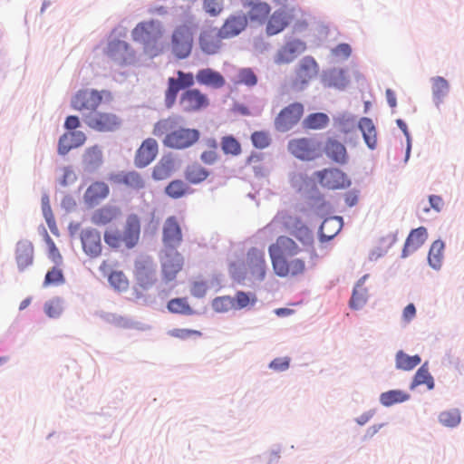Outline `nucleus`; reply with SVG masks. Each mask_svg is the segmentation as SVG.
<instances>
[{
	"label": "nucleus",
	"mask_w": 464,
	"mask_h": 464,
	"mask_svg": "<svg viewBox=\"0 0 464 464\" xmlns=\"http://www.w3.org/2000/svg\"><path fill=\"white\" fill-rule=\"evenodd\" d=\"M208 146L210 148V150L203 151L200 155V159L204 163L211 165L215 163L218 159V153L217 151L218 144L216 140H208Z\"/></svg>",
	"instance_id": "53"
},
{
	"label": "nucleus",
	"mask_w": 464,
	"mask_h": 464,
	"mask_svg": "<svg viewBox=\"0 0 464 464\" xmlns=\"http://www.w3.org/2000/svg\"><path fill=\"white\" fill-rule=\"evenodd\" d=\"M121 181L133 189H140L145 186V181L141 175L135 171H130L123 175Z\"/></svg>",
	"instance_id": "51"
},
{
	"label": "nucleus",
	"mask_w": 464,
	"mask_h": 464,
	"mask_svg": "<svg viewBox=\"0 0 464 464\" xmlns=\"http://www.w3.org/2000/svg\"><path fill=\"white\" fill-rule=\"evenodd\" d=\"M247 263L251 274L258 280H263L266 272L265 253L256 248H251L247 253Z\"/></svg>",
	"instance_id": "23"
},
{
	"label": "nucleus",
	"mask_w": 464,
	"mask_h": 464,
	"mask_svg": "<svg viewBox=\"0 0 464 464\" xmlns=\"http://www.w3.org/2000/svg\"><path fill=\"white\" fill-rule=\"evenodd\" d=\"M251 141L257 149H265L270 145L271 139L266 131H255L251 135Z\"/></svg>",
	"instance_id": "57"
},
{
	"label": "nucleus",
	"mask_w": 464,
	"mask_h": 464,
	"mask_svg": "<svg viewBox=\"0 0 464 464\" xmlns=\"http://www.w3.org/2000/svg\"><path fill=\"white\" fill-rule=\"evenodd\" d=\"M329 117L324 112H315L309 114L303 121V127L306 130H322L329 124Z\"/></svg>",
	"instance_id": "38"
},
{
	"label": "nucleus",
	"mask_w": 464,
	"mask_h": 464,
	"mask_svg": "<svg viewBox=\"0 0 464 464\" xmlns=\"http://www.w3.org/2000/svg\"><path fill=\"white\" fill-rule=\"evenodd\" d=\"M178 78L169 77L168 79V88L165 91V105L167 108L174 106L177 101L178 93L182 89H191L194 85V75L191 72H177Z\"/></svg>",
	"instance_id": "11"
},
{
	"label": "nucleus",
	"mask_w": 464,
	"mask_h": 464,
	"mask_svg": "<svg viewBox=\"0 0 464 464\" xmlns=\"http://www.w3.org/2000/svg\"><path fill=\"white\" fill-rule=\"evenodd\" d=\"M121 214L120 209L114 206H103L96 209L91 218L92 222L96 226H106L116 220Z\"/></svg>",
	"instance_id": "29"
},
{
	"label": "nucleus",
	"mask_w": 464,
	"mask_h": 464,
	"mask_svg": "<svg viewBox=\"0 0 464 464\" xmlns=\"http://www.w3.org/2000/svg\"><path fill=\"white\" fill-rule=\"evenodd\" d=\"M140 223L139 218L136 215L129 216L122 234L125 246L127 248L134 247L140 239Z\"/></svg>",
	"instance_id": "26"
},
{
	"label": "nucleus",
	"mask_w": 464,
	"mask_h": 464,
	"mask_svg": "<svg viewBox=\"0 0 464 464\" xmlns=\"http://www.w3.org/2000/svg\"><path fill=\"white\" fill-rule=\"evenodd\" d=\"M85 124L98 132H115L123 123L121 117L114 111H95L84 117Z\"/></svg>",
	"instance_id": "3"
},
{
	"label": "nucleus",
	"mask_w": 464,
	"mask_h": 464,
	"mask_svg": "<svg viewBox=\"0 0 464 464\" xmlns=\"http://www.w3.org/2000/svg\"><path fill=\"white\" fill-rule=\"evenodd\" d=\"M444 243L440 240H436L432 243L428 256L429 264L435 269H439L443 261Z\"/></svg>",
	"instance_id": "40"
},
{
	"label": "nucleus",
	"mask_w": 464,
	"mask_h": 464,
	"mask_svg": "<svg viewBox=\"0 0 464 464\" xmlns=\"http://www.w3.org/2000/svg\"><path fill=\"white\" fill-rule=\"evenodd\" d=\"M314 176L320 185L327 189H343L351 185L348 176L337 168H326L318 170L314 172Z\"/></svg>",
	"instance_id": "9"
},
{
	"label": "nucleus",
	"mask_w": 464,
	"mask_h": 464,
	"mask_svg": "<svg viewBox=\"0 0 464 464\" xmlns=\"http://www.w3.org/2000/svg\"><path fill=\"white\" fill-rule=\"evenodd\" d=\"M104 241L110 246L118 248L123 243V238L118 231L108 230L104 233Z\"/></svg>",
	"instance_id": "61"
},
{
	"label": "nucleus",
	"mask_w": 464,
	"mask_h": 464,
	"mask_svg": "<svg viewBox=\"0 0 464 464\" xmlns=\"http://www.w3.org/2000/svg\"><path fill=\"white\" fill-rule=\"evenodd\" d=\"M290 16L284 9L276 10L267 19L266 33L272 36L285 30L289 24Z\"/></svg>",
	"instance_id": "27"
},
{
	"label": "nucleus",
	"mask_w": 464,
	"mask_h": 464,
	"mask_svg": "<svg viewBox=\"0 0 464 464\" xmlns=\"http://www.w3.org/2000/svg\"><path fill=\"white\" fill-rule=\"evenodd\" d=\"M366 289L362 287V285H357L353 292L351 300H350V307L352 309H359L364 305L367 300Z\"/></svg>",
	"instance_id": "50"
},
{
	"label": "nucleus",
	"mask_w": 464,
	"mask_h": 464,
	"mask_svg": "<svg viewBox=\"0 0 464 464\" xmlns=\"http://www.w3.org/2000/svg\"><path fill=\"white\" fill-rule=\"evenodd\" d=\"M421 384H426L429 390H432L434 388V381L426 367V363H424L415 373L412 387Z\"/></svg>",
	"instance_id": "47"
},
{
	"label": "nucleus",
	"mask_w": 464,
	"mask_h": 464,
	"mask_svg": "<svg viewBox=\"0 0 464 464\" xmlns=\"http://www.w3.org/2000/svg\"><path fill=\"white\" fill-rule=\"evenodd\" d=\"M109 282L119 291L126 290L129 285V281L122 272H112L109 276Z\"/></svg>",
	"instance_id": "56"
},
{
	"label": "nucleus",
	"mask_w": 464,
	"mask_h": 464,
	"mask_svg": "<svg viewBox=\"0 0 464 464\" xmlns=\"http://www.w3.org/2000/svg\"><path fill=\"white\" fill-rule=\"evenodd\" d=\"M110 193L109 186L103 181H94L86 189L83 199L89 206L98 205Z\"/></svg>",
	"instance_id": "25"
},
{
	"label": "nucleus",
	"mask_w": 464,
	"mask_h": 464,
	"mask_svg": "<svg viewBox=\"0 0 464 464\" xmlns=\"http://www.w3.org/2000/svg\"><path fill=\"white\" fill-rule=\"evenodd\" d=\"M223 39L219 29L208 28L200 34L199 46L205 53L215 54L220 50Z\"/></svg>",
	"instance_id": "20"
},
{
	"label": "nucleus",
	"mask_w": 464,
	"mask_h": 464,
	"mask_svg": "<svg viewBox=\"0 0 464 464\" xmlns=\"http://www.w3.org/2000/svg\"><path fill=\"white\" fill-rule=\"evenodd\" d=\"M439 420L442 425L446 427H456L460 423L461 420L460 412L457 409L442 411L439 415Z\"/></svg>",
	"instance_id": "48"
},
{
	"label": "nucleus",
	"mask_w": 464,
	"mask_h": 464,
	"mask_svg": "<svg viewBox=\"0 0 464 464\" xmlns=\"http://www.w3.org/2000/svg\"><path fill=\"white\" fill-rule=\"evenodd\" d=\"M256 296L254 293H246L237 291L234 297H232L233 309L241 310L249 305H254L256 303Z\"/></svg>",
	"instance_id": "43"
},
{
	"label": "nucleus",
	"mask_w": 464,
	"mask_h": 464,
	"mask_svg": "<svg viewBox=\"0 0 464 464\" xmlns=\"http://www.w3.org/2000/svg\"><path fill=\"white\" fill-rule=\"evenodd\" d=\"M237 82L251 87L256 84L257 77L251 69H241L238 72Z\"/></svg>",
	"instance_id": "58"
},
{
	"label": "nucleus",
	"mask_w": 464,
	"mask_h": 464,
	"mask_svg": "<svg viewBox=\"0 0 464 464\" xmlns=\"http://www.w3.org/2000/svg\"><path fill=\"white\" fill-rule=\"evenodd\" d=\"M169 335L178 339L185 340L192 336H201V333L197 330L177 328L169 332Z\"/></svg>",
	"instance_id": "62"
},
{
	"label": "nucleus",
	"mask_w": 464,
	"mask_h": 464,
	"mask_svg": "<svg viewBox=\"0 0 464 464\" xmlns=\"http://www.w3.org/2000/svg\"><path fill=\"white\" fill-rule=\"evenodd\" d=\"M86 135L83 131H66L60 137V154H65L72 149L84 144Z\"/></svg>",
	"instance_id": "32"
},
{
	"label": "nucleus",
	"mask_w": 464,
	"mask_h": 464,
	"mask_svg": "<svg viewBox=\"0 0 464 464\" xmlns=\"http://www.w3.org/2000/svg\"><path fill=\"white\" fill-rule=\"evenodd\" d=\"M292 235L302 242H310L312 241V233L309 228L305 225H301L292 231Z\"/></svg>",
	"instance_id": "63"
},
{
	"label": "nucleus",
	"mask_w": 464,
	"mask_h": 464,
	"mask_svg": "<svg viewBox=\"0 0 464 464\" xmlns=\"http://www.w3.org/2000/svg\"><path fill=\"white\" fill-rule=\"evenodd\" d=\"M103 163V154L101 146L88 147L82 155V165L86 170L93 171Z\"/></svg>",
	"instance_id": "33"
},
{
	"label": "nucleus",
	"mask_w": 464,
	"mask_h": 464,
	"mask_svg": "<svg viewBox=\"0 0 464 464\" xmlns=\"http://www.w3.org/2000/svg\"><path fill=\"white\" fill-rule=\"evenodd\" d=\"M221 149L225 154L237 156L241 153L240 142L233 136L227 135L221 139Z\"/></svg>",
	"instance_id": "46"
},
{
	"label": "nucleus",
	"mask_w": 464,
	"mask_h": 464,
	"mask_svg": "<svg viewBox=\"0 0 464 464\" xmlns=\"http://www.w3.org/2000/svg\"><path fill=\"white\" fill-rule=\"evenodd\" d=\"M158 152L159 145L154 139L148 138L144 140L135 153V166L138 168L147 167L155 160Z\"/></svg>",
	"instance_id": "17"
},
{
	"label": "nucleus",
	"mask_w": 464,
	"mask_h": 464,
	"mask_svg": "<svg viewBox=\"0 0 464 464\" xmlns=\"http://www.w3.org/2000/svg\"><path fill=\"white\" fill-rule=\"evenodd\" d=\"M327 82L328 86L343 89L348 83V79L343 70L334 69L327 75Z\"/></svg>",
	"instance_id": "49"
},
{
	"label": "nucleus",
	"mask_w": 464,
	"mask_h": 464,
	"mask_svg": "<svg viewBox=\"0 0 464 464\" xmlns=\"http://www.w3.org/2000/svg\"><path fill=\"white\" fill-rule=\"evenodd\" d=\"M359 128L367 146L371 150L375 149L377 145V132L372 121L366 117L362 118L359 121Z\"/></svg>",
	"instance_id": "36"
},
{
	"label": "nucleus",
	"mask_w": 464,
	"mask_h": 464,
	"mask_svg": "<svg viewBox=\"0 0 464 464\" xmlns=\"http://www.w3.org/2000/svg\"><path fill=\"white\" fill-rule=\"evenodd\" d=\"M318 73V64L311 56L304 57L296 70L295 85L303 86L309 82Z\"/></svg>",
	"instance_id": "22"
},
{
	"label": "nucleus",
	"mask_w": 464,
	"mask_h": 464,
	"mask_svg": "<svg viewBox=\"0 0 464 464\" xmlns=\"http://www.w3.org/2000/svg\"><path fill=\"white\" fill-rule=\"evenodd\" d=\"M196 79L199 84L214 89L222 88L226 83L221 73L210 68L199 70L196 74Z\"/></svg>",
	"instance_id": "31"
},
{
	"label": "nucleus",
	"mask_w": 464,
	"mask_h": 464,
	"mask_svg": "<svg viewBox=\"0 0 464 464\" xmlns=\"http://www.w3.org/2000/svg\"><path fill=\"white\" fill-rule=\"evenodd\" d=\"M175 169V160L169 155L163 156L154 166L151 177L157 181L165 180L171 177Z\"/></svg>",
	"instance_id": "30"
},
{
	"label": "nucleus",
	"mask_w": 464,
	"mask_h": 464,
	"mask_svg": "<svg viewBox=\"0 0 464 464\" xmlns=\"http://www.w3.org/2000/svg\"><path fill=\"white\" fill-rule=\"evenodd\" d=\"M81 241L83 251L91 257H96L102 253V240L99 231L88 227L82 231Z\"/></svg>",
	"instance_id": "21"
},
{
	"label": "nucleus",
	"mask_w": 464,
	"mask_h": 464,
	"mask_svg": "<svg viewBox=\"0 0 464 464\" xmlns=\"http://www.w3.org/2000/svg\"><path fill=\"white\" fill-rule=\"evenodd\" d=\"M275 274L280 277H296L306 270L304 249L291 237L279 236L268 247Z\"/></svg>",
	"instance_id": "1"
},
{
	"label": "nucleus",
	"mask_w": 464,
	"mask_h": 464,
	"mask_svg": "<svg viewBox=\"0 0 464 464\" xmlns=\"http://www.w3.org/2000/svg\"><path fill=\"white\" fill-rule=\"evenodd\" d=\"M232 297L230 296H220L213 300L212 306L217 312H227L229 309H233Z\"/></svg>",
	"instance_id": "60"
},
{
	"label": "nucleus",
	"mask_w": 464,
	"mask_h": 464,
	"mask_svg": "<svg viewBox=\"0 0 464 464\" xmlns=\"http://www.w3.org/2000/svg\"><path fill=\"white\" fill-rule=\"evenodd\" d=\"M305 50L306 44L304 42L298 39L288 41L277 51L275 63L277 64L289 63Z\"/></svg>",
	"instance_id": "16"
},
{
	"label": "nucleus",
	"mask_w": 464,
	"mask_h": 464,
	"mask_svg": "<svg viewBox=\"0 0 464 464\" xmlns=\"http://www.w3.org/2000/svg\"><path fill=\"white\" fill-rule=\"evenodd\" d=\"M134 276L143 289L152 286L157 281L155 266L150 260H138L134 266Z\"/></svg>",
	"instance_id": "13"
},
{
	"label": "nucleus",
	"mask_w": 464,
	"mask_h": 464,
	"mask_svg": "<svg viewBox=\"0 0 464 464\" xmlns=\"http://www.w3.org/2000/svg\"><path fill=\"white\" fill-rule=\"evenodd\" d=\"M332 53L336 57L347 59L352 53V48L348 44H340L332 50Z\"/></svg>",
	"instance_id": "64"
},
{
	"label": "nucleus",
	"mask_w": 464,
	"mask_h": 464,
	"mask_svg": "<svg viewBox=\"0 0 464 464\" xmlns=\"http://www.w3.org/2000/svg\"><path fill=\"white\" fill-rule=\"evenodd\" d=\"M428 237L427 229L423 227L412 229L409 234L404 247L402 250V256L406 257L411 253L420 248Z\"/></svg>",
	"instance_id": "28"
},
{
	"label": "nucleus",
	"mask_w": 464,
	"mask_h": 464,
	"mask_svg": "<svg viewBox=\"0 0 464 464\" xmlns=\"http://www.w3.org/2000/svg\"><path fill=\"white\" fill-rule=\"evenodd\" d=\"M132 39L135 42L148 45L155 44L161 36V33L153 22L139 24L131 33Z\"/></svg>",
	"instance_id": "18"
},
{
	"label": "nucleus",
	"mask_w": 464,
	"mask_h": 464,
	"mask_svg": "<svg viewBox=\"0 0 464 464\" xmlns=\"http://www.w3.org/2000/svg\"><path fill=\"white\" fill-rule=\"evenodd\" d=\"M167 307L172 314H179L184 315H191L195 311L189 305L186 297H177L168 302Z\"/></svg>",
	"instance_id": "39"
},
{
	"label": "nucleus",
	"mask_w": 464,
	"mask_h": 464,
	"mask_svg": "<svg viewBox=\"0 0 464 464\" xmlns=\"http://www.w3.org/2000/svg\"><path fill=\"white\" fill-rule=\"evenodd\" d=\"M263 154L252 152L246 159V164L251 166L256 176H263L265 174V168L262 166Z\"/></svg>",
	"instance_id": "52"
},
{
	"label": "nucleus",
	"mask_w": 464,
	"mask_h": 464,
	"mask_svg": "<svg viewBox=\"0 0 464 464\" xmlns=\"http://www.w3.org/2000/svg\"><path fill=\"white\" fill-rule=\"evenodd\" d=\"M193 44V24H183L176 27L172 34L171 48L173 53L179 59L189 55Z\"/></svg>",
	"instance_id": "5"
},
{
	"label": "nucleus",
	"mask_w": 464,
	"mask_h": 464,
	"mask_svg": "<svg viewBox=\"0 0 464 464\" xmlns=\"http://www.w3.org/2000/svg\"><path fill=\"white\" fill-rule=\"evenodd\" d=\"M200 137L196 129L179 128L171 130L163 139V144L170 149L184 150L194 145Z\"/></svg>",
	"instance_id": "6"
},
{
	"label": "nucleus",
	"mask_w": 464,
	"mask_h": 464,
	"mask_svg": "<svg viewBox=\"0 0 464 464\" xmlns=\"http://www.w3.org/2000/svg\"><path fill=\"white\" fill-rule=\"evenodd\" d=\"M323 150L331 161L338 165H345L349 161L346 147L334 137H329L325 140Z\"/></svg>",
	"instance_id": "15"
},
{
	"label": "nucleus",
	"mask_w": 464,
	"mask_h": 464,
	"mask_svg": "<svg viewBox=\"0 0 464 464\" xmlns=\"http://www.w3.org/2000/svg\"><path fill=\"white\" fill-rule=\"evenodd\" d=\"M42 209L51 231L56 234L55 219L53 215L49 197L47 195H43L42 197Z\"/></svg>",
	"instance_id": "54"
},
{
	"label": "nucleus",
	"mask_w": 464,
	"mask_h": 464,
	"mask_svg": "<svg viewBox=\"0 0 464 464\" xmlns=\"http://www.w3.org/2000/svg\"><path fill=\"white\" fill-rule=\"evenodd\" d=\"M409 395L398 390H392L381 394L380 401L384 406H392L394 403L405 401Z\"/></svg>",
	"instance_id": "45"
},
{
	"label": "nucleus",
	"mask_w": 464,
	"mask_h": 464,
	"mask_svg": "<svg viewBox=\"0 0 464 464\" xmlns=\"http://www.w3.org/2000/svg\"><path fill=\"white\" fill-rule=\"evenodd\" d=\"M174 124V121L170 118L160 120L155 123L152 133L157 137L166 136L173 130Z\"/></svg>",
	"instance_id": "55"
},
{
	"label": "nucleus",
	"mask_w": 464,
	"mask_h": 464,
	"mask_svg": "<svg viewBox=\"0 0 464 464\" xmlns=\"http://www.w3.org/2000/svg\"><path fill=\"white\" fill-rule=\"evenodd\" d=\"M421 360L419 355L410 356L399 351L396 354V367L403 371H411L420 363Z\"/></svg>",
	"instance_id": "41"
},
{
	"label": "nucleus",
	"mask_w": 464,
	"mask_h": 464,
	"mask_svg": "<svg viewBox=\"0 0 464 464\" xmlns=\"http://www.w3.org/2000/svg\"><path fill=\"white\" fill-rule=\"evenodd\" d=\"M210 105L208 95L198 89L185 90L179 96V106L184 113H195L206 110Z\"/></svg>",
	"instance_id": "7"
},
{
	"label": "nucleus",
	"mask_w": 464,
	"mask_h": 464,
	"mask_svg": "<svg viewBox=\"0 0 464 464\" xmlns=\"http://www.w3.org/2000/svg\"><path fill=\"white\" fill-rule=\"evenodd\" d=\"M184 176L189 183L198 184L208 179L209 172L201 164L194 162L187 166Z\"/></svg>",
	"instance_id": "35"
},
{
	"label": "nucleus",
	"mask_w": 464,
	"mask_h": 464,
	"mask_svg": "<svg viewBox=\"0 0 464 464\" xmlns=\"http://www.w3.org/2000/svg\"><path fill=\"white\" fill-rule=\"evenodd\" d=\"M183 240L180 224L174 216L169 217L162 227V242L165 249H176Z\"/></svg>",
	"instance_id": "12"
},
{
	"label": "nucleus",
	"mask_w": 464,
	"mask_h": 464,
	"mask_svg": "<svg viewBox=\"0 0 464 464\" xmlns=\"http://www.w3.org/2000/svg\"><path fill=\"white\" fill-rule=\"evenodd\" d=\"M304 108L301 102H293L280 111L275 119L277 130L285 132L293 129L302 119Z\"/></svg>",
	"instance_id": "10"
},
{
	"label": "nucleus",
	"mask_w": 464,
	"mask_h": 464,
	"mask_svg": "<svg viewBox=\"0 0 464 464\" xmlns=\"http://www.w3.org/2000/svg\"><path fill=\"white\" fill-rule=\"evenodd\" d=\"M106 53L110 59L120 64L127 63L132 58L129 44L120 40L111 42Z\"/></svg>",
	"instance_id": "24"
},
{
	"label": "nucleus",
	"mask_w": 464,
	"mask_h": 464,
	"mask_svg": "<svg viewBox=\"0 0 464 464\" xmlns=\"http://www.w3.org/2000/svg\"><path fill=\"white\" fill-rule=\"evenodd\" d=\"M287 150L295 158L304 161L314 160L322 155L319 142L307 137L292 139L288 141Z\"/></svg>",
	"instance_id": "4"
},
{
	"label": "nucleus",
	"mask_w": 464,
	"mask_h": 464,
	"mask_svg": "<svg viewBox=\"0 0 464 464\" xmlns=\"http://www.w3.org/2000/svg\"><path fill=\"white\" fill-rule=\"evenodd\" d=\"M247 16L243 13L230 14L219 28L221 37L234 38L239 35L247 26Z\"/></svg>",
	"instance_id": "14"
},
{
	"label": "nucleus",
	"mask_w": 464,
	"mask_h": 464,
	"mask_svg": "<svg viewBox=\"0 0 464 464\" xmlns=\"http://www.w3.org/2000/svg\"><path fill=\"white\" fill-rule=\"evenodd\" d=\"M189 187L181 179L170 181L165 188V193L171 198H180L188 193Z\"/></svg>",
	"instance_id": "42"
},
{
	"label": "nucleus",
	"mask_w": 464,
	"mask_h": 464,
	"mask_svg": "<svg viewBox=\"0 0 464 464\" xmlns=\"http://www.w3.org/2000/svg\"><path fill=\"white\" fill-rule=\"evenodd\" d=\"M343 220L339 217L325 218L320 227V236L323 240L334 238L342 229Z\"/></svg>",
	"instance_id": "34"
},
{
	"label": "nucleus",
	"mask_w": 464,
	"mask_h": 464,
	"mask_svg": "<svg viewBox=\"0 0 464 464\" xmlns=\"http://www.w3.org/2000/svg\"><path fill=\"white\" fill-rule=\"evenodd\" d=\"M224 0H204V10L212 16L218 15L223 10Z\"/></svg>",
	"instance_id": "59"
},
{
	"label": "nucleus",
	"mask_w": 464,
	"mask_h": 464,
	"mask_svg": "<svg viewBox=\"0 0 464 464\" xmlns=\"http://www.w3.org/2000/svg\"><path fill=\"white\" fill-rule=\"evenodd\" d=\"M242 5L247 10V20L258 24H264L271 11L270 5L263 0H243Z\"/></svg>",
	"instance_id": "19"
},
{
	"label": "nucleus",
	"mask_w": 464,
	"mask_h": 464,
	"mask_svg": "<svg viewBox=\"0 0 464 464\" xmlns=\"http://www.w3.org/2000/svg\"><path fill=\"white\" fill-rule=\"evenodd\" d=\"M449 82L440 76L432 79V94L437 103L441 102L442 99L449 92Z\"/></svg>",
	"instance_id": "44"
},
{
	"label": "nucleus",
	"mask_w": 464,
	"mask_h": 464,
	"mask_svg": "<svg viewBox=\"0 0 464 464\" xmlns=\"http://www.w3.org/2000/svg\"><path fill=\"white\" fill-rule=\"evenodd\" d=\"M103 98L111 99V93L105 90L84 88L74 93L71 99V106L75 111L94 113L102 104Z\"/></svg>",
	"instance_id": "2"
},
{
	"label": "nucleus",
	"mask_w": 464,
	"mask_h": 464,
	"mask_svg": "<svg viewBox=\"0 0 464 464\" xmlns=\"http://www.w3.org/2000/svg\"><path fill=\"white\" fill-rule=\"evenodd\" d=\"M34 249L31 244L19 243L16 247V262L21 270L33 263Z\"/></svg>",
	"instance_id": "37"
},
{
	"label": "nucleus",
	"mask_w": 464,
	"mask_h": 464,
	"mask_svg": "<svg viewBox=\"0 0 464 464\" xmlns=\"http://www.w3.org/2000/svg\"><path fill=\"white\" fill-rule=\"evenodd\" d=\"M160 266L162 280L169 283L175 280L182 270L184 258L177 249H164L160 256Z\"/></svg>",
	"instance_id": "8"
}]
</instances>
